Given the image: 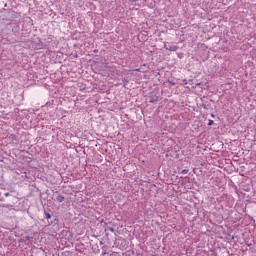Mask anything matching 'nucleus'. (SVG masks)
Wrapping results in <instances>:
<instances>
[{
    "mask_svg": "<svg viewBox=\"0 0 256 256\" xmlns=\"http://www.w3.org/2000/svg\"><path fill=\"white\" fill-rule=\"evenodd\" d=\"M8 139H9L10 141H12V142H15L16 145H17V143H19V139L17 138V136H16L15 134H10L9 137H8Z\"/></svg>",
    "mask_w": 256,
    "mask_h": 256,
    "instance_id": "obj_3",
    "label": "nucleus"
},
{
    "mask_svg": "<svg viewBox=\"0 0 256 256\" xmlns=\"http://www.w3.org/2000/svg\"><path fill=\"white\" fill-rule=\"evenodd\" d=\"M123 82H124V83H128V81H127V80H125V79H123Z\"/></svg>",
    "mask_w": 256,
    "mask_h": 256,
    "instance_id": "obj_13",
    "label": "nucleus"
},
{
    "mask_svg": "<svg viewBox=\"0 0 256 256\" xmlns=\"http://www.w3.org/2000/svg\"><path fill=\"white\" fill-rule=\"evenodd\" d=\"M45 219H51V214H49L47 211H44Z\"/></svg>",
    "mask_w": 256,
    "mask_h": 256,
    "instance_id": "obj_6",
    "label": "nucleus"
},
{
    "mask_svg": "<svg viewBox=\"0 0 256 256\" xmlns=\"http://www.w3.org/2000/svg\"><path fill=\"white\" fill-rule=\"evenodd\" d=\"M214 123H215V122H214L213 120H209V121H208V127H211V125H214Z\"/></svg>",
    "mask_w": 256,
    "mask_h": 256,
    "instance_id": "obj_9",
    "label": "nucleus"
},
{
    "mask_svg": "<svg viewBox=\"0 0 256 256\" xmlns=\"http://www.w3.org/2000/svg\"><path fill=\"white\" fill-rule=\"evenodd\" d=\"M11 194L9 192L4 193L5 197H9Z\"/></svg>",
    "mask_w": 256,
    "mask_h": 256,
    "instance_id": "obj_11",
    "label": "nucleus"
},
{
    "mask_svg": "<svg viewBox=\"0 0 256 256\" xmlns=\"http://www.w3.org/2000/svg\"><path fill=\"white\" fill-rule=\"evenodd\" d=\"M187 173H189V169H183V170L181 171V174H182V175H187Z\"/></svg>",
    "mask_w": 256,
    "mask_h": 256,
    "instance_id": "obj_8",
    "label": "nucleus"
},
{
    "mask_svg": "<svg viewBox=\"0 0 256 256\" xmlns=\"http://www.w3.org/2000/svg\"><path fill=\"white\" fill-rule=\"evenodd\" d=\"M202 107L206 111H209V109H211V104H209V103H202Z\"/></svg>",
    "mask_w": 256,
    "mask_h": 256,
    "instance_id": "obj_4",
    "label": "nucleus"
},
{
    "mask_svg": "<svg viewBox=\"0 0 256 256\" xmlns=\"http://www.w3.org/2000/svg\"><path fill=\"white\" fill-rule=\"evenodd\" d=\"M159 101V98L158 97H156V98H151L150 100H149V103H157Z\"/></svg>",
    "mask_w": 256,
    "mask_h": 256,
    "instance_id": "obj_5",
    "label": "nucleus"
},
{
    "mask_svg": "<svg viewBox=\"0 0 256 256\" xmlns=\"http://www.w3.org/2000/svg\"><path fill=\"white\" fill-rule=\"evenodd\" d=\"M164 47L167 51H177L179 49L177 45H165Z\"/></svg>",
    "mask_w": 256,
    "mask_h": 256,
    "instance_id": "obj_2",
    "label": "nucleus"
},
{
    "mask_svg": "<svg viewBox=\"0 0 256 256\" xmlns=\"http://www.w3.org/2000/svg\"><path fill=\"white\" fill-rule=\"evenodd\" d=\"M102 255H107V252L102 253Z\"/></svg>",
    "mask_w": 256,
    "mask_h": 256,
    "instance_id": "obj_15",
    "label": "nucleus"
},
{
    "mask_svg": "<svg viewBox=\"0 0 256 256\" xmlns=\"http://www.w3.org/2000/svg\"><path fill=\"white\" fill-rule=\"evenodd\" d=\"M183 83H184V85H187V80L184 79V80H183Z\"/></svg>",
    "mask_w": 256,
    "mask_h": 256,
    "instance_id": "obj_12",
    "label": "nucleus"
},
{
    "mask_svg": "<svg viewBox=\"0 0 256 256\" xmlns=\"http://www.w3.org/2000/svg\"><path fill=\"white\" fill-rule=\"evenodd\" d=\"M108 231H110L111 233H115V228H108Z\"/></svg>",
    "mask_w": 256,
    "mask_h": 256,
    "instance_id": "obj_10",
    "label": "nucleus"
},
{
    "mask_svg": "<svg viewBox=\"0 0 256 256\" xmlns=\"http://www.w3.org/2000/svg\"><path fill=\"white\" fill-rule=\"evenodd\" d=\"M211 117L215 118V114H211Z\"/></svg>",
    "mask_w": 256,
    "mask_h": 256,
    "instance_id": "obj_14",
    "label": "nucleus"
},
{
    "mask_svg": "<svg viewBox=\"0 0 256 256\" xmlns=\"http://www.w3.org/2000/svg\"><path fill=\"white\" fill-rule=\"evenodd\" d=\"M61 256H71V252L69 251L62 252Z\"/></svg>",
    "mask_w": 256,
    "mask_h": 256,
    "instance_id": "obj_7",
    "label": "nucleus"
},
{
    "mask_svg": "<svg viewBox=\"0 0 256 256\" xmlns=\"http://www.w3.org/2000/svg\"><path fill=\"white\" fill-rule=\"evenodd\" d=\"M55 195H56L55 201H57L58 203H63V201H65V196L57 192L55 193Z\"/></svg>",
    "mask_w": 256,
    "mask_h": 256,
    "instance_id": "obj_1",
    "label": "nucleus"
}]
</instances>
